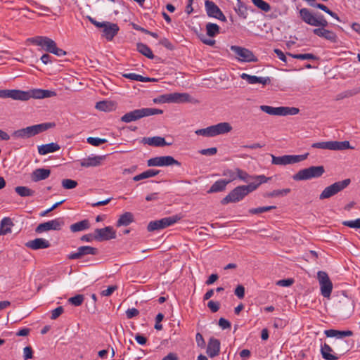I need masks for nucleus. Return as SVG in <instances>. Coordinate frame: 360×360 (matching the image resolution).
<instances>
[{
    "label": "nucleus",
    "instance_id": "nucleus-63",
    "mask_svg": "<svg viewBox=\"0 0 360 360\" xmlns=\"http://www.w3.org/2000/svg\"><path fill=\"white\" fill-rule=\"evenodd\" d=\"M164 315L162 313H159L156 317H155V328L156 330H162V325L160 323V322L163 320Z\"/></svg>",
    "mask_w": 360,
    "mask_h": 360
},
{
    "label": "nucleus",
    "instance_id": "nucleus-62",
    "mask_svg": "<svg viewBox=\"0 0 360 360\" xmlns=\"http://www.w3.org/2000/svg\"><path fill=\"white\" fill-rule=\"evenodd\" d=\"M117 289V285H110L106 290L101 292V296H110Z\"/></svg>",
    "mask_w": 360,
    "mask_h": 360
},
{
    "label": "nucleus",
    "instance_id": "nucleus-48",
    "mask_svg": "<svg viewBox=\"0 0 360 360\" xmlns=\"http://www.w3.org/2000/svg\"><path fill=\"white\" fill-rule=\"evenodd\" d=\"M276 206H264V207H259L257 208H252L249 210V212L252 214H259L267 211H270L271 210L276 209Z\"/></svg>",
    "mask_w": 360,
    "mask_h": 360
},
{
    "label": "nucleus",
    "instance_id": "nucleus-29",
    "mask_svg": "<svg viewBox=\"0 0 360 360\" xmlns=\"http://www.w3.org/2000/svg\"><path fill=\"white\" fill-rule=\"evenodd\" d=\"M60 146L56 143H50L38 146V153L41 155H46L50 153H54L59 150Z\"/></svg>",
    "mask_w": 360,
    "mask_h": 360
},
{
    "label": "nucleus",
    "instance_id": "nucleus-42",
    "mask_svg": "<svg viewBox=\"0 0 360 360\" xmlns=\"http://www.w3.org/2000/svg\"><path fill=\"white\" fill-rule=\"evenodd\" d=\"M15 191L18 195L21 197H30L32 196L34 194V191L30 189L27 186H16L15 188Z\"/></svg>",
    "mask_w": 360,
    "mask_h": 360
},
{
    "label": "nucleus",
    "instance_id": "nucleus-45",
    "mask_svg": "<svg viewBox=\"0 0 360 360\" xmlns=\"http://www.w3.org/2000/svg\"><path fill=\"white\" fill-rule=\"evenodd\" d=\"M255 6L264 12L271 11V6L264 0H252Z\"/></svg>",
    "mask_w": 360,
    "mask_h": 360
},
{
    "label": "nucleus",
    "instance_id": "nucleus-36",
    "mask_svg": "<svg viewBox=\"0 0 360 360\" xmlns=\"http://www.w3.org/2000/svg\"><path fill=\"white\" fill-rule=\"evenodd\" d=\"M300 14L303 21L310 25L314 26L316 17H315L307 8H302L300 11Z\"/></svg>",
    "mask_w": 360,
    "mask_h": 360
},
{
    "label": "nucleus",
    "instance_id": "nucleus-3",
    "mask_svg": "<svg viewBox=\"0 0 360 360\" xmlns=\"http://www.w3.org/2000/svg\"><path fill=\"white\" fill-rule=\"evenodd\" d=\"M232 127L229 122H220L207 128L197 129L195 133L205 137H214L230 132Z\"/></svg>",
    "mask_w": 360,
    "mask_h": 360
},
{
    "label": "nucleus",
    "instance_id": "nucleus-37",
    "mask_svg": "<svg viewBox=\"0 0 360 360\" xmlns=\"http://www.w3.org/2000/svg\"><path fill=\"white\" fill-rule=\"evenodd\" d=\"M146 143L150 146H153L156 147L170 146L172 144L171 143L166 142L165 138L160 136H153L151 138H148Z\"/></svg>",
    "mask_w": 360,
    "mask_h": 360
},
{
    "label": "nucleus",
    "instance_id": "nucleus-17",
    "mask_svg": "<svg viewBox=\"0 0 360 360\" xmlns=\"http://www.w3.org/2000/svg\"><path fill=\"white\" fill-rule=\"evenodd\" d=\"M116 238V232L112 226L96 229L94 231V239L97 241L108 240Z\"/></svg>",
    "mask_w": 360,
    "mask_h": 360
},
{
    "label": "nucleus",
    "instance_id": "nucleus-14",
    "mask_svg": "<svg viewBox=\"0 0 360 360\" xmlns=\"http://www.w3.org/2000/svg\"><path fill=\"white\" fill-rule=\"evenodd\" d=\"M27 41L31 44L41 46L45 51L51 53L54 49L56 43L47 37L36 36L34 37L28 38Z\"/></svg>",
    "mask_w": 360,
    "mask_h": 360
},
{
    "label": "nucleus",
    "instance_id": "nucleus-10",
    "mask_svg": "<svg viewBox=\"0 0 360 360\" xmlns=\"http://www.w3.org/2000/svg\"><path fill=\"white\" fill-rule=\"evenodd\" d=\"M317 278L319 282L321 295L324 297L329 298L333 290V283L328 274L325 271H319L317 274Z\"/></svg>",
    "mask_w": 360,
    "mask_h": 360
},
{
    "label": "nucleus",
    "instance_id": "nucleus-6",
    "mask_svg": "<svg viewBox=\"0 0 360 360\" xmlns=\"http://www.w3.org/2000/svg\"><path fill=\"white\" fill-rule=\"evenodd\" d=\"M351 183L349 179L339 181L326 187L319 195L320 200L330 198L346 188Z\"/></svg>",
    "mask_w": 360,
    "mask_h": 360
},
{
    "label": "nucleus",
    "instance_id": "nucleus-23",
    "mask_svg": "<svg viewBox=\"0 0 360 360\" xmlns=\"http://www.w3.org/2000/svg\"><path fill=\"white\" fill-rule=\"evenodd\" d=\"M220 351V342L219 340L211 338L208 342L207 347V355L213 358L217 356L219 354Z\"/></svg>",
    "mask_w": 360,
    "mask_h": 360
},
{
    "label": "nucleus",
    "instance_id": "nucleus-28",
    "mask_svg": "<svg viewBox=\"0 0 360 360\" xmlns=\"http://www.w3.org/2000/svg\"><path fill=\"white\" fill-rule=\"evenodd\" d=\"M13 226L14 223L10 217H4L0 222V235L11 233Z\"/></svg>",
    "mask_w": 360,
    "mask_h": 360
},
{
    "label": "nucleus",
    "instance_id": "nucleus-40",
    "mask_svg": "<svg viewBox=\"0 0 360 360\" xmlns=\"http://www.w3.org/2000/svg\"><path fill=\"white\" fill-rule=\"evenodd\" d=\"M136 46H137V51L139 53H141V54H143L148 58H150V59L154 58L155 56H154L151 49L146 44H144L142 43H138Z\"/></svg>",
    "mask_w": 360,
    "mask_h": 360
},
{
    "label": "nucleus",
    "instance_id": "nucleus-13",
    "mask_svg": "<svg viewBox=\"0 0 360 360\" xmlns=\"http://www.w3.org/2000/svg\"><path fill=\"white\" fill-rule=\"evenodd\" d=\"M230 49L235 53L236 58L241 62H255L257 60V58L255 56L252 51L250 50L233 45L231 46Z\"/></svg>",
    "mask_w": 360,
    "mask_h": 360
},
{
    "label": "nucleus",
    "instance_id": "nucleus-26",
    "mask_svg": "<svg viewBox=\"0 0 360 360\" xmlns=\"http://www.w3.org/2000/svg\"><path fill=\"white\" fill-rule=\"evenodd\" d=\"M326 335L328 338H336L338 339H343L345 337H350L353 335L352 330H338L335 329L326 330L324 331Z\"/></svg>",
    "mask_w": 360,
    "mask_h": 360
},
{
    "label": "nucleus",
    "instance_id": "nucleus-24",
    "mask_svg": "<svg viewBox=\"0 0 360 360\" xmlns=\"http://www.w3.org/2000/svg\"><path fill=\"white\" fill-rule=\"evenodd\" d=\"M105 159V155L88 157L81 161L80 165L84 167L99 166Z\"/></svg>",
    "mask_w": 360,
    "mask_h": 360
},
{
    "label": "nucleus",
    "instance_id": "nucleus-27",
    "mask_svg": "<svg viewBox=\"0 0 360 360\" xmlns=\"http://www.w3.org/2000/svg\"><path fill=\"white\" fill-rule=\"evenodd\" d=\"M24 95L22 93V90L18 89H1L0 90V98H11L13 100L20 101L21 96Z\"/></svg>",
    "mask_w": 360,
    "mask_h": 360
},
{
    "label": "nucleus",
    "instance_id": "nucleus-8",
    "mask_svg": "<svg viewBox=\"0 0 360 360\" xmlns=\"http://www.w3.org/2000/svg\"><path fill=\"white\" fill-rule=\"evenodd\" d=\"M248 194L249 192L245 185L238 186L224 198L221 203L222 205H226L230 202H237L242 200Z\"/></svg>",
    "mask_w": 360,
    "mask_h": 360
},
{
    "label": "nucleus",
    "instance_id": "nucleus-44",
    "mask_svg": "<svg viewBox=\"0 0 360 360\" xmlns=\"http://www.w3.org/2000/svg\"><path fill=\"white\" fill-rule=\"evenodd\" d=\"M272 158V164L276 165H286L289 164L288 155H283V156H275L271 155Z\"/></svg>",
    "mask_w": 360,
    "mask_h": 360
},
{
    "label": "nucleus",
    "instance_id": "nucleus-51",
    "mask_svg": "<svg viewBox=\"0 0 360 360\" xmlns=\"http://www.w3.org/2000/svg\"><path fill=\"white\" fill-rule=\"evenodd\" d=\"M77 186V182L70 179H65L62 181V186L65 189H72Z\"/></svg>",
    "mask_w": 360,
    "mask_h": 360
},
{
    "label": "nucleus",
    "instance_id": "nucleus-25",
    "mask_svg": "<svg viewBox=\"0 0 360 360\" xmlns=\"http://www.w3.org/2000/svg\"><path fill=\"white\" fill-rule=\"evenodd\" d=\"M313 32L316 35L323 37L331 42L337 41L338 37L336 34L330 30H328L324 28H316L313 30Z\"/></svg>",
    "mask_w": 360,
    "mask_h": 360
},
{
    "label": "nucleus",
    "instance_id": "nucleus-15",
    "mask_svg": "<svg viewBox=\"0 0 360 360\" xmlns=\"http://www.w3.org/2000/svg\"><path fill=\"white\" fill-rule=\"evenodd\" d=\"M205 6L207 15L209 17L218 19L222 22L226 21V16L214 2L206 0L205 2Z\"/></svg>",
    "mask_w": 360,
    "mask_h": 360
},
{
    "label": "nucleus",
    "instance_id": "nucleus-50",
    "mask_svg": "<svg viewBox=\"0 0 360 360\" xmlns=\"http://www.w3.org/2000/svg\"><path fill=\"white\" fill-rule=\"evenodd\" d=\"M86 141H87L88 143H89L94 146H98L107 142L106 139L97 138V137H89V138H87Z\"/></svg>",
    "mask_w": 360,
    "mask_h": 360
},
{
    "label": "nucleus",
    "instance_id": "nucleus-41",
    "mask_svg": "<svg viewBox=\"0 0 360 360\" xmlns=\"http://www.w3.org/2000/svg\"><path fill=\"white\" fill-rule=\"evenodd\" d=\"M349 148H353V147L350 146V143L348 141H331V150H342Z\"/></svg>",
    "mask_w": 360,
    "mask_h": 360
},
{
    "label": "nucleus",
    "instance_id": "nucleus-18",
    "mask_svg": "<svg viewBox=\"0 0 360 360\" xmlns=\"http://www.w3.org/2000/svg\"><path fill=\"white\" fill-rule=\"evenodd\" d=\"M98 253V250L96 248L91 246H81L77 248L76 252H72L68 255V258L69 259H79L85 255H96Z\"/></svg>",
    "mask_w": 360,
    "mask_h": 360
},
{
    "label": "nucleus",
    "instance_id": "nucleus-61",
    "mask_svg": "<svg viewBox=\"0 0 360 360\" xmlns=\"http://www.w3.org/2000/svg\"><path fill=\"white\" fill-rule=\"evenodd\" d=\"M198 37L204 44L209 45L211 46L215 44L214 39H207L203 34H199Z\"/></svg>",
    "mask_w": 360,
    "mask_h": 360
},
{
    "label": "nucleus",
    "instance_id": "nucleus-12",
    "mask_svg": "<svg viewBox=\"0 0 360 360\" xmlns=\"http://www.w3.org/2000/svg\"><path fill=\"white\" fill-rule=\"evenodd\" d=\"M65 222L64 219L62 217L56 218L54 219L48 221L46 222H44L41 224H39L36 229L35 231L38 233H41L45 231H49L51 230L53 231H60L61 230L62 227L64 226Z\"/></svg>",
    "mask_w": 360,
    "mask_h": 360
},
{
    "label": "nucleus",
    "instance_id": "nucleus-1",
    "mask_svg": "<svg viewBox=\"0 0 360 360\" xmlns=\"http://www.w3.org/2000/svg\"><path fill=\"white\" fill-rule=\"evenodd\" d=\"M55 126L54 123L46 122L27 127L14 131L11 136L15 139H26L33 137Z\"/></svg>",
    "mask_w": 360,
    "mask_h": 360
},
{
    "label": "nucleus",
    "instance_id": "nucleus-31",
    "mask_svg": "<svg viewBox=\"0 0 360 360\" xmlns=\"http://www.w3.org/2000/svg\"><path fill=\"white\" fill-rule=\"evenodd\" d=\"M22 93H23L24 95H20V101H27L31 98L37 99L42 98V89H34L30 91H22Z\"/></svg>",
    "mask_w": 360,
    "mask_h": 360
},
{
    "label": "nucleus",
    "instance_id": "nucleus-16",
    "mask_svg": "<svg viewBox=\"0 0 360 360\" xmlns=\"http://www.w3.org/2000/svg\"><path fill=\"white\" fill-rule=\"evenodd\" d=\"M271 177H266V176L261 175H250L248 179V185H245L249 193L257 190V188L262 184L268 182Z\"/></svg>",
    "mask_w": 360,
    "mask_h": 360
},
{
    "label": "nucleus",
    "instance_id": "nucleus-32",
    "mask_svg": "<svg viewBox=\"0 0 360 360\" xmlns=\"http://www.w3.org/2000/svg\"><path fill=\"white\" fill-rule=\"evenodd\" d=\"M134 214L131 212H126L122 215L120 216V218L118 219L116 226H127L131 223L134 222Z\"/></svg>",
    "mask_w": 360,
    "mask_h": 360
},
{
    "label": "nucleus",
    "instance_id": "nucleus-33",
    "mask_svg": "<svg viewBox=\"0 0 360 360\" xmlns=\"http://www.w3.org/2000/svg\"><path fill=\"white\" fill-rule=\"evenodd\" d=\"M333 349L326 343H324L321 347V353L323 358L326 360H338L339 357L335 354H333Z\"/></svg>",
    "mask_w": 360,
    "mask_h": 360
},
{
    "label": "nucleus",
    "instance_id": "nucleus-47",
    "mask_svg": "<svg viewBox=\"0 0 360 360\" xmlns=\"http://www.w3.org/2000/svg\"><path fill=\"white\" fill-rule=\"evenodd\" d=\"M309 153L303 155H288L289 164L300 162L307 158Z\"/></svg>",
    "mask_w": 360,
    "mask_h": 360
},
{
    "label": "nucleus",
    "instance_id": "nucleus-52",
    "mask_svg": "<svg viewBox=\"0 0 360 360\" xmlns=\"http://www.w3.org/2000/svg\"><path fill=\"white\" fill-rule=\"evenodd\" d=\"M312 148L320 149L331 150V141H323L314 143L311 145Z\"/></svg>",
    "mask_w": 360,
    "mask_h": 360
},
{
    "label": "nucleus",
    "instance_id": "nucleus-56",
    "mask_svg": "<svg viewBox=\"0 0 360 360\" xmlns=\"http://www.w3.org/2000/svg\"><path fill=\"white\" fill-rule=\"evenodd\" d=\"M328 25L327 20L324 18L323 15H319L315 19V23L314 24V26L316 27H322L321 28H323Z\"/></svg>",
    "mask_w": 360,
    "mask_h": 360
},
{
    "label": "nucleus",
    "instance_id": "nucleus-19",
    "mask_svg": "<svg viewBox=\"0 0 360 360\" xmlns=\"http://www.w3.org/2000/svg\"><path fill=\"white\" fill-rule=\"evenodd\" d=\"M119 27L115 23L106 22L103 27V36L108 40L111 41L119 31Z\"/></svg>",
    "mask_w": 360,
    "mask_h": 360
},
{
    "label": "nucleus",
    "instance_id": "nucleus-43",
    "mask_svg": "<svg viewBox=\"0 0 360 360\" xmlns=\"http://www.w3.org/2000/svg\"><path fill=\"white\" fill-rule=\"evenodd\" d=\"M207 34L210 37H214L219 33V27L215 23L208 22L206 25Z\"/></svg>",
    "mask_w": 360,
    "mask_h": 360
},
{
    "label": "nucleus",
    "instance_id": "nucleus-5",
    "mask_svg": "<svg viewBox=\"0 0 360 360\" xmlns=\"http://www.w3.org/2000/svg\"><path fill=\"white\" fill-rule=\"evenodd\" d=\"M182 217L180 214H175L170 217L162 218L159 220L151 221L147 226V230L149 232L159 231L170 226L179 221Z\"/></svg>",
    "mask_w": 360,
    "mask_h": 360
},
{
    "label": "nucleus",
    "instance_id": "nucleus-21",
    "mask_svg": "<svg viewBox=\"0 0 360 360\" xmlns=\"http://www.w3.org/2000/svg\"><path fill=\"white\" fill-rule=\"evenodd\" d=\"M168 103H182L190 101V95L187 93H171L167 94Z\"/></svg>",
    "mask_w": 360,
    "mask_h": 360
},
{
    "label": "nucleus",
    "instance_id": "nucleus-58",
    "mask_svg": "<svg viewBox=\"0 0 360 360\" xmlns=\"http://www.w3.org/2000/svg\"><path fill=\"white\" fill-rule=\"evenodd\" d=\"M64 311V309L63 307L60 306L53 309L51 311V319L53 320L56 319L58 316H60Z\"/></svg>",
    "mask_w": 360,
    "mask_h": 360
},
{
    "label": "nucleus",
    "instance_id": "nucleus-22",
    "mask_svg": "<svg viewBox=\"0 0 360 360\" xmlns=\"http://www.w3.org/2000/svg\"><path fill=\"white\" fill-rule=\"evenodd\" d=\"M240 77L243 79L246 80L248 82V83L250 84L259 83L263 85H266V84H269L271 83V79L269 77H257L255 75H250L247 73H243L240 75Z\"/></svg>",
    "mask_w": 360,
    "mask_h": 360
},
{
    "label": "nucleus",
    "instance_id": "nucleus-11",
    "mask_svg": "<svg viewBox=\"0 0 360 360\" xmlns=\"http://www.w3.org/2000/svg\"><path fill=\"white\" fill-rule=\"evenodd\" d=\"M181 162L175 160L172 156H159L152 158L147 161L148 167H167L172 165L181 166Z\"/></svg>",
    "mask_w": 360,
    "mask_h": 360
},
{
    "label": "nucleus",
    "instance_id": "nucleus-30",
    "mask_svg": "<svg viewBox=\"0 0 360 360\" xmlns=\"http://www.w3.org/2000/svg\"><path fill=\"white\" fill-rule=\"evenodd\" d=\"M51 174L50 169L44 168L36 169L32 174V180L37 182L47 179Z\"/></svg>",
    "mask_w": 360,
    "mask_h": 360
},
{
    "label": "nucleus",
    "instance_id": "nucleus-59",
    "mask_svg": "<svg viewBox=\"0 0 360 360\" xmlns=\"http://www.w3.org/2000/svg\"><path fill=\"white\" fill-rule=\"evenodd\" d=\"M199 153L203 155H214L217 153V148L212 147L207 149H202L199 150Z\"/></svg>",
    "mask_w": 360,
    "mask_h": 360
},
{
    "label": "nucleus",
    "instance_id": "nucleus-9",
    "mask_svg": "<svg viewBox=\"0 0 360 360\" xmlns=\"http://www.w3.org/2000/svg\"><path fill=\"white\" fill-rule=\"evenodd\" d=\"M222 175L227 177V179H224L227 182V184L236 179H239L243 182H248V179L249 178V174L238 167L234 168L233 169H224Z\"/></svg>",
    "mask_w": 360,
    "mask_h": 360
},
{
    "label": "nucleus",
    "instance_id": "nucleus-7",
    "mask_svg": "<svg viewBox=\"0 0 360 360\" xmlns=\"http://www.w3.org/2000/svg\"><path fill=\"white\" fill-rule=\"evenodd\" d=\"M260 109L262 111L271 115H279V116H286V115H295L299 113L300 110L295 107H272L269 105H261Z\"/></svg>",
    "mask_w": 360,
    "mask_h": 360
},
{
    "label": "nucleus",
    "instance_id": "nucleus-60",
    "mask_svg": "<svg viewBox=\"0 0 360 360\" xmlns=\"http://www.w3.org/2000/svg\"><path fill=\"white\" fill-rule=\"evenodd\" d=\"M33 357V351L31 347L27 346L23 349V358L25 360L32 359Z\"/></svg>",
    "mask_w": 360,
    "mask_h": 360
},
{
    "label": "nucleus",
    "instance_id": "nucleus-2",
    "mask_svg": "<svg viewBox=\"0 0 360 360\" xmlns=\"http://www.w3.org/2000/svg\"><path fill=\"white\" fill-rule=\"evenodd\" d=\"M163 111L157 108H143L140 109H135L130 112L125 113L120 118L121 122L124 123H129L131 122L137 121L141 118L149 117L155 115L162 114Z\"/></svg>",
    "mask_w": 360,
    "mask_h": 360
},
{
    "label": "nucleus",
    "instance_id": "nucleus-49",
    "mask_svg": "<svg viewBox=\"0 0 360 360\" xmlns=\"http://www.w3.org/2000/svg\"><path fill=\"white\" fill-rule=\"evenodd\" d=\"M84 297L83 295H77L68 299V302L71 304L78 307L84 302Z\"/></svg>",
    "mask_w": 360,
    "mask_h": 360
},
{
    "label": "nucleus",
    "instance_id": "nucleus-39",
    "mask_svg": "<svg viewBox=\"0 0 360 360\" xmlns=\"http://www.w3.org/2000/svg\"><path fill=\"white\" fill-rule=\"evenodd\" d=\"M237 7L235 8V11L243 19L247 18L248 15L247 6L241 0H237Z\"/></svg>",
    "mask_w": 360,
    "mask_h": 360
},
{
    "label": "nucleus",
    "instance_id": "nucleus-34",
    "mask_svg": "<svg viewBox=\"0 0 360 360\" xmlns=\"http://www.w3.org/2000/svg\"><path fill=\"white\" fill-rule=\"evenodd\" d=\"M116 106L114 102L110 101H102L97 102L96 108L101 111L110 112L115 109Z\"/></svg>",
    "mask_w": 360,
    "mask_h": 360
},
{
    "label": "nucleus",
    "instance_id": "nucleus-35",
    "mask_svg": "<svg viewBox=\"0 0 360 360\" xmlns=\"http://www.w3.org/2000/svg\"><path fill=\"white\" fill-rule=\"evenodd\" d=\"M89 227H90V223H89V220L84 219L79 222L72 224L70 226V229L72 232L76 233V232L86 230V229H89Z\"/></svg>",
    "mask_w": 360,
    "mask_h": 360
},
{
    "label": "nucleus",
    "instance_id": "nucleus-20",
    "mask_svg": "<svg viewBox=\"0 0 360 360\" xmlns=\"http://www.w3.org/2000/svg\"><path fill=\"white\" fill-rule=\"evenodd\" d=\"M25 246L32 250H39V249H46L51 246V244L49 240L38 238L34 240H29L25 243Z\"/></svg>",
    "mask_w": 360,
    "mask_h": 360
},
{
    "label": "nucleus",
    "instance_id": "nucleus-38",
    "mask_svg": "<svg viewBox=\"0 0 360 360\" xmlns=\"http://www.w3.org/2000/svg\"><path fill=\"white\" fill-rule=\"evenodd\" d=\"M226 185L227 182H226L224 179H219L212 185L207 192L209 193H212L223 191L226 189Z\"/></svg>",
    "mask_w": 360,
    "mask_h": 360
},
{
    "label": "nucleus",
    "instance_id": "nucleus-64",
    "mask_svg": "<svg viewBox=\"0 0 360 360\" xmlns=\"http://www.w3.org/2000/svg\"><path fill=\"white\" fill-rule=\"evenodd\" d=\"M235 295L239 298L243 299L245 296V288L242 285H238L235 289Z\"/></svg>",
    "mask_w": 360,
    "mask_h": 360
},
{
    "label": "nucleus",
    "instance_id": "nucleus-46",
    "mask_svg": "<svg viewBox=\"0 0 360 360\" xmlns=\"http://www.w3.org/2000/svg\"><path fill=\"white\" fill-rule=\"evenodd\" d=\"M288 56H291L293 58L295 59H300V60H317L318 57H316L315 55L312 53H302V54H292V53H288Z\"/></svg>",
    "mask_w": 360,
    "mask_h": 360
},
{
    "label": "nucleus",
    "instance_id": "nucleus-55",
    "mask_svg": "<svg viewBox=\"0 0 360 360\" xmlns=\"http://www.w3.org/2000/svg\"><path fill=\"white\" fill-rule=\"evenodd\" d=\"M124 78L129 79L131 80L143 82L144 77L136 73H124L122 75Z\"/></svg>",
    "mask_w": 360,
    "mask_h": 360
},
{
    "label": "nucleus",
    "instance_id": "nucleus-53",
    "mask_svg": "<svg viewBox=\"0 0 360 360\" xmlns=\"http://www.w3.org/2000/svg\"><path fill=\"white\" fill-rule=\"evenodd\" d=\"M342 224L352 229H360V218L355 220L344 221Z\"/></svg>",
    "mask_w": 360,
    "mask_h": 360
},
{
    "label": "nucleus",
    "instance_id": "nucleus-57",
    "mask_svg": "<svg viewBox=\"0 0 360 360\" xmlns=\"http://www.w3.org/2000/svg\"><path fill=\"white\" fill-rule=\"evenodd\" d=\"M291 191L290 188H284L281 190H274L273 195L274 197L285 196L290 193Z\"/></svg>",
    "mask_w": 360,
    "mask_h": 360
},
{
    "label": "nucleus",
    "instance_id": "nucleus-4",
    "mask_svg": "<svg viewBox=\"0 0 360 360\" xmlns=\"http://www.w3.org/2000/svg\"><path fill=\"white\" fill-rule=\"evenodd\" d=\"M325 172L323 166H311L300 170L292 176L295 181H305L313 178H319Z\"/></svg>",
    "mask_w": 360,
    "mask_h": 360
},
{
    "label": "nucleus",
    "instance_id": "nucleus-54",
    "mask_svg": "<svg viewBox=\"0 0 360 360\" xmlns=\"http://www.w3.org/2000/svg\"><path fill=\"white\" fill-rule=\"evenodd\" d=\"M150 177H153V176H152V174L150 173V170L149 169L138 175L134 176L133 177V180L134 181H139L142 179H148V178H150Z\"/></svg>",
    "mask_w": 360,
    "mask_h": 360
}]
</instances>
